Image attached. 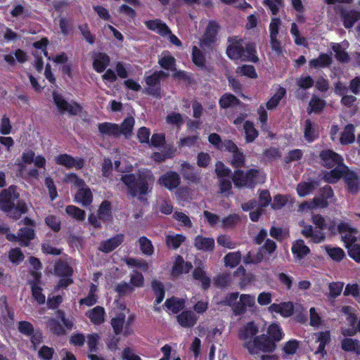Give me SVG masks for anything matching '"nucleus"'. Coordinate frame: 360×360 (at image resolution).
Here are the masks:
<instances>
[{"mask_svg":"<svg viewBox=\"0 0 360 360\" xmlns=\"http://www.w3.org/2000/svg\"><path fill=\"white\" fill-rule=\"evenodd\" d=\"M323 165L329 168L335 167L330 172L325 173L324 179L330 184L336 183L340 178H343L348 191L352 193L360 191V178L354 172L349 170L348 167L340 162V159H322Z\"/></svg>","mask_w":360,"mask_h":360,"instance_id":"f257e3e1","label":"nucleus"},{"mask_svg":"<svg viewBox=\"0 0 360 360\" xmlns=\"http://www.w3.org/2000/svg\"><path fill=\"white\" fill-rule=\"evenodd\" d=\"M122 181L127 186L130 194L135 196L146 194L153 184L154 177L150 171L142 169L139 172L137 177L134 174H125L122 176Z\"/></svg>","mask_w":360,"mask_h":360,"instance_id":"f03ea898","label":"nucleus"},{"mask_svg":"<svg viewBox=\"0 0 360 360\" xmlns=\"http://www.w3.org/2000/svg\"><path fill=\"white\" fill-rule=\"evenodd\" d=\"M18 194L15 192V187L10 186L4 189L0 195V209L7 212L13 218L18 219L22 214L27 212L25 202H18Z\"/></svg>","mask_w":360,"mask_h":360,"instance_id":"7ed1b4c3","label":"nucleus"},{"mask_svg":"<svg viewBox=\"0 0 360 360\" xmlns=\"http://www.w3.org/2000/svg\"><path fill=\"white\" fill-rule=\"evenodd\" d=\"M255 47L252 44H246L237 37L230 38L226 49V54L231 60H248L256 63L258 60L255 55Z\"/></svg>","mask_w":360,"mask_h":360,"instance_id":"20e7f679","label":"nucleus"},{"mask_svg":"<svg viewBox=\"0 0 360 360\" xmlns=\"http://www.w3.org/2000/svg\"><path fill=\"white\" fill-rule=\"evenodd\" d=\"M222 303L230 307L235 315L244 314L247 311H252L256 309L255 297L250 294L229 293Z\"/></svg>","mask_w":360,"mask_h":360,"instance_id":"39448f33","label":"nucleus"},{"mask_svg":"<svg viewBox=\"0 0 360 360\" xmlns=\"http://www.w3.org/2000/svg\"><path fill=\"white\" fill-rule=\"evenodd\" d=\"M313 224L319 230H314L311 225L307 224L304 221H300L299 225L302 227L301 233L307 238L312 242L320 243L325 240L326 234L323 230L327 229V224L323 216L314 214L311 217Z\"/></svg>","mask_w":360,"mask_h":360,"instance_id":"423d86ee","label":"nucleus"},{"mask_svg":"<svg viewBox=\"0 0 360 360\" xmlns=\"http://www.w3.org/2000/svg\"><path fill=\"white\" fill-rule=\"evenodd\" d=\"M266 176L263 172L250 169L246 173L237 170L233 176V181L236 187H253L257 184H263Z\"/></svg>","mask_w":360,"mask_h":360,"instance_id":"0eeeda50","label":"nucleus"},{"mask_svg":"<svg viewBox=\"0 0 360 360\" xmlns=\"http://www.w3.org/2000/svg\"><path fill=\"white\" fill-rule=\"evenodd\" d=\"M276 348V343L266 335L256 336L253 342H250L247 345V349L251 354H257L260 352L271 353Z\"/></svg>","mask_w":360,"mask_h":360,"instance_id":"6e6552de","label":"nucleus"},{"mask_svg":"<svg viewBox=\"0 0 360 360\" xmlns=\"http://www.w3.org/2000/svg\"><path fill=\"white\" fill-rule=\"evenodd\" d=\"M53 99L57 109L62 114L74 115L81 112V106L79 105L74 102H68L62 95L56 91L53 93Z\"/></svg>","mask_w":360,"mask_h":360,"instance_id":"1a4fd4ad","label":"nucleus"},{"mask_svg":"<svg viewBox=\"0 0 360 360\" xmlns=\"http://www.w3.org/2000/svg\"><path fill=\"white\" fill-rule=\"evenodd\" d=\"M55 272L60 278L57 288H66L72 283V268L65 262L60 261L55 266Z\"/></svg>","mask_w":360,"mask_h":360,"instance_id":"9d476101","label":"nucleus"},{"mask_svg":"<svg viewBox=\"0 0 360 360\" xmlns=\"http://www.w3.org/2000/svg\"><path fill=\"white\" fill-rule=\"evenodd\" d=\"M158 62L162 68L173 72L174 77L181 79H187L188 77L185 72L176 71L175 68V58L169 52L162 53Z\"/></svg>","mask_w":360,"mask_h":360,"instance_id":"9b49d317","label":"nucleus"},{"mask_svg":"<svg viewBox=\"0 0 360 360\" xmlns=\"http://www.w3.org/2000/svg\"><path fill=\"white\" fill-rule=\"evenodd\" d=\"M167 77V75L163 71H155L153 74L146 75L145 80L148 85L147 91L155 96L160 95V83L159 81L161 77Z\"/></svg>","mask_w":360,"mask_h":360,"instance_id":"f8f14e48","label":"nucleus"},{"mask_svg":"<svg viewBox=\"0 0 360 360\" xmlns=\"http://www.w3.org/2000/svg\"><path fill=\"white\" fill-rule=\"evenodd\" d=\"M72 180H75V186L78 187L75 193V201L83 206L88 207L90 205V190L83 188L84 182L79 179L75 175L71 174Z\"/></svg>","mask_w":360,"mask_h":360,"instance_id":"ddd939ff","label":"nucleus"},{"mask_svg":"<svg viewBox=\"0 0 360 360\" xmlns=\"http://www.w3.org/2000/svg\"><path fill=\"white\" fill-rule=\"evenodd\" d=\"M259 333V328L256 324L251 321L244 325L239 331V338L244 342V347L247 349V345L250 342H253L254 338Z\"/></svg>","mask_w":360,"mask_h":360,"instance_id":"4468645a","label":"nucleus"},{"mask_svg":"<svg viewBox=\"0 0 360 360\" xmlns=\"http://www.w3.org/2000/svg\"><path fill=\"white\" fill-rule=\"evenodd\" d=\"M24 223L30 227H24L18 231V242L20 245L27 246L30 241L34 238V233L32 229L34 226V221L30 218L25 217Z\"/></svg>","mask_w":360,"mask_h":360,"instance_id":"2eb2a0df","label":"nucleus"},{"mask_svg":"<svg viewBox=\"0 0 360 360\" xmlns=\"http://www.w3.org/2000/svg\"><path fill=\"white\" fill-rule=\"evenodd\" d=\"M219 25L214 21L209 22L205 32L200 41V46H210L217 41V36L219 31Z\"/></svg>","mask_w":360,"mask_h":360,"instance_id":"dca6fc26","label":"nucleus"},{"mask_svg":"<svg viewBox=\"0 0 360 360\" xmlns=\"http://www.w3.org/2000/svg\"><path fill=\"white\" fill-rule=\"evenodd\" d=\"M338 229L341 233L342 240L347 248L348 246L352 245L358 241L356 234L357 231L349 226L348 224L342 223L338 226Z\"/></svg>","mask_w":360,"mask_h":360,"instance_id":"f3484780","label":"nucleus"},{"mask_svg":"<svg viewBox=\"0 0 360 360\" xmlns=\"http://www.w3.org/2000/svg\"><path fill=\"white\" fill-rule=\"evenodd\" d=\"M209 141L211 144L217 148L221 150H229L233 154L236 153L238 150L237 146L231 141L222 142L220 136L217 134H211L209 136Z\"/></svg>","mask_w":360,"mask_h":360,"instance_id":"a211bd4d","label":"nucleus"},{"mask_svg":"<svg viewBox=\"0 0 360 360\" xmlns=\"http://www.w3.org/2000/svg\"><path fill=\"white\" fill-rule=\"evenodd\" d=\"M314 336L315 342L319 344L314 354L323 356L326 353L325 347L330 342V333L328 330L319 332L314 333Z\"/></svg>","mask_w":360,"mask_h":360,"instance_id":"6ab92c4d","label":"nucleus"},{"mask_svg":"<svg viewBox=\"0 0 360 360\" xmlns=\"http://www.w3.org/2000/svg\"><path fill=\"white\" fill-rule=\"evenodd\" d=\"M192 268L191 262H185L182 257L178 255L172 268L171 274L176 277L183 274H187Z\"/></svg>","mask_w":360,"mask_h":360,"instance_id":"aec40b11","label":"nucleus"},{"mask_svg":"<svg viewBox=\"0 0 360 360\" xmlns=\"http://www.w3.org/2000/svg\"><path fill=\"white\" fill-rule=\"evenodd\" d=\"M179 324L184 328H191L197 323L198 316L191 311H184L176 316Z\"/></svg>","mask_w":360,"mask_h":360,"instance_id":"412c9836","label":"nucleus"},{"mask_svg":"<svg viewBox=\"0 0 360 360\" xmlns=\"http://www.w3.org/2000/svg\"><path fill=\"white\" fill-rule=\"evenodd\" d=\"M214 240L212 238L198 235L194 239V246L198 250L211 252L214 250Z\"/></svg>","mask_w":360,"mask_h":360,"instance_id":"4be33fe9","label":"nucleus"},{"mask_svg":"<svg viewBox=\"0 0 360 360\" xmlns=\"http://www.w3.org/2000/svg\"><path fill=\"white\" fill-rule=\"evenodd\" d=\"M268 309L271 313H278L283 317H288L292 315L294 310V306L290 302H283L281 304L274 303L269 307Z\"/></svg>","mask_w":360,"mask_h":360,"instance_id":"5701e85b","label":"nucleus"},{"mask_svg":"<svg viewBox=\"0 0 360 360\" xmlns=\"http://www.w3.org/2000/svg\"><path fill=\"white\" fill-rule=\"evenodd\" d=\"M158 182L167 189L172 190L179 185L180 178L176 173L170 172L162 176Z\"/></svg>","mask_w":360,"mask_h":360,"instance_id":"b1692460","label":"nucleus"},{"mask_svg":"<svg viewBox=\"0 0 360 360\" xmlns=\"http://www.w3.org/2000/svg\"><path fill=\"white\" fill-rule=\"evenodd\" d=\"M145 25L148 29L156 32L162 37H166L170 33V30L168 26L160 20L155 19L148 20L145 22Z\"/></svg>","mask_w":360,"mask_h":360,"instance_id":"393cba45","label":"nucleus"},{"mask_svg":"<svg viewBox=\"0 0 360 360\" xmlns=\"http://www.w3.org/2000/svg\"><path fill=\"white\" fill-rule=\"evenodd\" d=\"M292 253L296 261H300L304 258L309 252L310 250L302 240H295L291 248Z\"/></svg>","mask_w":360,"mask_h":360,"instance_id":"a878e982","label":"nucleus"},{"mask_svg":"<svg viewBox=\"0 0 360 360\" xmlns=\"http://www.w3.org/2000/svg\"><path fill=\"white\" fill-rule=\"evenodd\" d=\"M124 240L123 234H117L115 236L102 242L99 250L103 252H110L117 248Z\"/></svg>","mask_w":360,"mask_h":360,"instance_id":"bb28decb","label":"nucleus"},{"mask_svg":"<svg viewBox=\"0 0 360 360\" xmlns=\"http://www.w3.org/2000/svg\"><path fill=\"white\" fill-rule=\"evenodd\" d=\"M349 43L347 41H344L340 44H330V47L335 53L336 59L340 62H347L349 60V56L346 52Z\"/></svg>","mask_w":360,"mask_h":360,"instance_id":"cd10ccee","label":"nucleus"},{"mask_svg":"<svg viewBox=\"0 0 360 360\" xmlns=\"http://www.w3.org/2000/svg\"><path fill=\"white\" fill-rule=\"evenodd\" d=\"M331 63L332 58L328 54L322 53L317 58L311 60L309 65L311 68L319 69L328 67Z\"/></svg>","mask_w":360,"mask_h":360,"instance_id":"c85d7f7f","label":"nucleus"},{"mask_svg":"<svg viewBox=\"0 0 360 360\" xmlns=\"http://www.w3.org/2000/svg\"><path fill=\"white\" fill-rule=\"evenodd\" d=\"M342 18L346 28L352 27L354 24L360 19V12L356 11H343Z\"/></svg>","mask_w":360,"mask_h":360,"instance_id":"c756f323","label":"nucleus"},{"mask_svg":"<svg viewBox=\"0 0 360 360\" xmlns=\"http://www.w3.org/2000/svg\"><path fill=\"white\" fill-rule=\"evenodd\" d=\"M98 129L103 135L114 136L120 135V127L116 124L104 122L98 125Z\"/></svg>","mask_w":360,"mask_h":360,"instance_id":"7c9ffc66","label":"nucleus"},{"mask_svg":"<svg viewBox=\"0 0 360 360\" xmlns=\"http://www.w3.org/2000/svg\"><path fill=\"white\" fill-rule=\"evenodd\" d=\"M193 276L195 279L200 281L202 287L204 289L209 288L210 279L205 274L203 264H201L200 266H198L195 268L193 273Z\"/></svg>","mask_w":360,"mask_h":360,"instance_id":"2f4dec72","label":"nucleus"},{"mask_svg":"<svg viewBox=\"0 0 360 360\" xmlns=\"http://www.w3.org/2000/svg\"><path fill=\"white\" fill-rule=\"evenodd\" d=\"M342 348L346 352L360 354V343L358 340L352 338H345L342 341Z\"/></svg>","mask_w":360,"mask_h":360,"instance_id":"473e14b6","label":"nucleus"},{"mask_svg":"<svg viewBox=\"0 0 360 360\" xmlns=\"http://www.w3.org/2000/svg\"><path fill=\"white\" fill-rule=\"evenodd\" d=\"M285 94V89L281 86L276 87V91L273 95V96L266 103V107L269 110L274 109L280 101L283 98V97Z\"/></svg>","mask_w":360,"mask_h":360,"instance_id":"72a5a7b5","label":"nucleus"},{"mask_svg":"<svg viewBox=\"0 0 360 360\" xmlns=\"http://www.w3.org/2000/svg\"><path fill=\"white\" fill-rule=\"evenodd\" d=\"M317 186L315 181L301 182L297 187V194L300 197H304L310 194Z\"/></svg>","mask_w":360,"mask_h":360,"instance_id":"f704fd0d","label":"nucleus"},{"mask_svg":"<svg viewBox=\"0 0 360 360\" xmlns=\"http://www.w3.org/2000/svg\"><path fill=\"white\" fill-rule=\"evenodd\" d=\"M109 62V57L106 54H96L94 60V68L96 71L102 72L105 69Z\"/></svg>","mask_w":360,"mask_h":360,"instance_id":"c9c22d12","label":"nucleus"},{"mask_svg":"<svg viewBox=\"0 0 360 360\" xmlns=\"http://www.w3.org/2000/svg\"><path fill=\"white\" fill-rule=\"evenodd\" d=\"M186 240L181 234H168L166 236L167 245L173 249H177Z\"/></svg>","mask_w":360,"mask_h":360,"instance_id":"e433bc0d","label":"nucleus"},{"mask_svg":"<svg viewBox=\"0 0 360 360\" xmlns=\"http://www.w3.org/2000/svg\"><path fill=\"white\" fill-rule=\"evenodd\" d=\"M354 127L352 124H348L345 127L341 134L340 142L342 144H349L354 141Z\"/></svg>","mask_w":360,"mask_h":360,"instance_id":"4c0bfd02","label":"nucleus"},{"mask_svg":"<svg viewBox=\"0 0 360 360\" xmlns=\"http://www.w3.org/2000/svg\"><path fill=\"white\" fill-rule=\"evenodd\" d=\"M167 309L172 313H177L184 307V300L176 298L167 300L165 303Z\"/></svg>","mask_w":360,"mask_h":360,"instance_id":"58836bf2","label":"nucleus"},{"mask_svg":"<svg viewBox=\"0 0 360 360\" xmlns=\"http://www.w3.org/2000/svg\"><path fill=\"white\" fill-rule=\"evenodd\" d=\"M267 333L274 342L280 341L283 337L282 329L277 323L271 324L268 327Z\"/></svg>","mask_w":360,"mask_h":360,"instance_id":"ea45409f","label":"nucleus"},{"mask_svg":"<svg viewBox=\"0 0 360 360\" xmlns=\"http://www.w3.org/2000/svg\"><path fill=\"white\" fill-rule=\"evenodd\" d=\"M325 101L319 98V97L314 96H312L307 111L309 113L311 112H319L325 107Z\"/></svg>","mask_w":360,"mask_h":360,"instance_id":"a19ab883","label":"nucleus"},{"mask_svg":"<svg viewBox=\"0 0 360 360\" xmlns=\"http://www.w3.org/2000/svg\"><path fill=\"white\" fill-rule=\"evenodd\" d=\"M134 123L135 121L132 117H127L120 127V135L123 134L126 137L130 136L132 132Z\"/></svg>","mask_w":360,"mask_h":360,"instance_id":"79ce46f5","label":"nucleus"},{"mask_svg":"<svg viewBox=\"0 0 360 360\" xmlns=\"http://www.w3.org/2000/svg\"><path fill=\"white\" fill-rule=\"evenodd\" d=\"M105 312L102 307H96L91 309V323L101 324L104 322Z\"/></svg>","mask_w":360,"mask_h":360,"instance_id":"37998d69","label":"nucleus"},{"mask_svg":"<svg viewBox=\"0 0 360 360\" xmlns=\"http://www.w3.org/2000/svg\"><path fill=\"white\" fill-rule=\"evenodd\" d=\"M238 75L241 76H245L251 79H256L257 77V73L252 65H243L239 66L236 69Z\"/></svg>","mask_w":360,"mask_h":360,"instance_id":"c03bdc74","label":"nucleus"},{"mask_svg":"<svg viewBox=\"0 0 360 360\" xmlns=\"http://www.w3.org/2000/svg\"><path fill=\"white\" fill-rule=\"evenodd\" d=\"M325 250L330 257L337 262L341 261L345 256L344 250L340 248L326 246Z\"/></svg>","mask_w":360,"mask_h":360,"instance_id":"a18cd8bd","label":"nucleus"},{"mask_svg":"<svg viewBox=\"0 0 360 360\" xmlns=\"http://www.w3.org/2000/svg\"><path fill=\"white\" fill-rule=\"evenodd\" d=\"M139 243L141 252L146 255H151L153 253L154 248L152 242L145 236H142L139 240Z\"/></svg>","mask_w":360,"mask_h":360,"instance_id":"49530a36","label":"nucleus"},{"mask_svg":"<svg viewBox=\"0 0 360 360\" xmlns=\"http://www.w3.org/2000/svg\"><path fill=\"white\" fill-rule=\"evenodd\" d=\"M66 213L77 221H82L84 219V212L75 205H68L65 208Z\"/></svg>","mask_w":360,"mask_h":360,"instance_id":"de8ad7c7","label":"nucleus"},{"mask_svg":"<svg viewBox=\"0 0 360 360\" xmlns=\"http://www.w3.org/2000/svg\"><path fill=\"white\" fill-rule=\"evenodd\" d=\"M241 259V255L239 252H230L224 257L225 266L231 268L236 266Z\"/></svg>","mask_w":360,"mask_h":360,"instance_id":"09e8293b","label":"nucleus"},{"mask_svg":"<svg viewBox=\"0 0 360 360\" xmlns=\"http://www.w3.org/2000/svg\"><path fill=\"white\" fill-rule=\"evenodd\" d=\"M98 217L103 221L109 220L111 217L110 204L108 201H103L98 209Z\"/></svg>","mask_w":360,"mask_h":360,"instance_id":"8fccbe9b","label":"nucleus"},{"mask_svg":"<svg viewBox=\"0 0 360 360\" xmlns=\"http://www.w3.org/2000/svg\"><path fill=\"white\" fill-rule=\"evenodd\" d=\"M124 320L125 315L123 314H119L116 317L112 319L111 325L115 334L119 335L122 332Z\"/></svg>","mask_w":360,"mask_h":360,"instance_id":"3c124183","label":"nucleus"},{"mask_svg":"<svg viewBox=\"0 0 360 360\" xmlns=\"http://www.w3.org/2000/svg\"><path fill=\"white\" fill-rule=\"evenodd\" d=\"M304 137L308 141H313L317 137L316 129L309 120L305 122Z\"/></svg>","mask_w":360,"mask_h":360,"instance_id":"603ef678","label":"nucleus"},{"mask_svg":"<svg viewBox=\"0 0 360 360\" xmlns=\"http://www.w3.org/2000/svg\"><path fill=\"white\" fill-rule=\"evenodd\" d=\"M244 130L245 133L246 140L248 142L254 141L258 136L257 131L250 122H245L244 124Z\"/></svg>","mask_w":360,"mask_h":360,"instance_id":"864d4df0","label":"nucleus"},{"mask_svg":"<svg viewBox=\"0 0 360 360\" xmlns=\"http://www.w3.org/2000/svg\"><path fill=\"white\" fill-rule=\"evenodd\" d=\"M152 288L156 296L155 302L157 304H160L163 300L165 297L163 285L159 281H154L152 283Z\"/></svg>","mask_w":360,"mask_h":360,"instance_id":"5fc2aeb1","label":"nucleus"},{"mask_svg":"<svg viewBox=\"0 0 360 360\" xmlns=\"http://www.w3.org/2000/svg\"><path fill=\"white\" fill-rule=\"evenodd\" d=\"M48 327L49 328L50 330L55 334H57V335L65 334V328L59 322V321L56 319H50L49 320Z\"/></svg>","mask_w":360,"mask_h":360,"instance_id":"6e6d98bb","label":"nucleus"},{"mask_svg":"<svg viewBox=\"0 0 360 360\" xmlns=\"http://www.w3.org/2000/svg\"><path fill=\"white\" fill-rule=\"evenodd\" d=\"M322 324V319L316 308L311 307L309 309V325L318 328Z\"/></svg>","mask_w":360,"mask_h":360,"instance_id":"4d7b16f0","label":"nucleus"},{"mask_svg":"<svg viewBox=\"0 0 360 360\" xmlns=\"http://www.w3.org/2000/svg\"><path fill=\"white\" fill-rule=\"evenodd\" d=\"M239 221L240 217L238 215L236 214H230L229 216L221 220L220 228L227 229L233 227L234 225L238 223Z\"/></svg>","mask_w":360,"mask_h":360,"instance_id":"13d9d810","label":"nucleus"},{"mask_svg":"<svg viewBox=\"0 0 360 360\" xmlns=\"http://www.w3.org/2000/svg\"><path fill=\"white\" fill-rule=\"evenodd\" d=\"M57 316L58 319L61 321L62 325L65 328V332L66 330H70L72 329L74 326V322L72 317H66L65 313L60 310L57 311Z\"/></svg>","mask_w":360,"mask_h":360,"instance_id":"bf43d9fd","label":"nucleus"},{"mask_svg":"<svg viewBox=\"0 0 360 360\" xmlns=\"http://www.w3.org/2000/svg\"><path fill=\"white\" fill-rule=\"evenodd\" d=\"M117 13L127 18L129 20H132L136 17V11L127 4H122L117 9Z\"/></svg>","mask_w":360,"mask_h":360,"instance_id":"052dcab7","label":"nucleus"},{"mask_svg":"<svg viewBox=\"0 0 360 360\" xmlns=\"http://www.w3.org/2000/svg\"><path fill=\"white\" fill-rule=\"evenodd\" d=\"M32 296L38 304H44L46 301V297L42 293V289L37 283H32L31 285Z\"/></svg>","mask_w":360,"mask_h":360,"instance_id":"680f3d73","label":"nucleus"},{"mask_svg":"<svg viewBox=\"0 0 360 360\" xmlns=\"http://www.w3.org/2000/svg\"><path fill=\"white\" fill-rule=\"evenodd\" d=\"M18 329L20 333L26 336H30L35 331L32 324L25 321L18 323Z\"/></svg>","mask_w":360,"mask_h":360,"instance_id":"e2e57ef3","label":"nucleus"},{"mask_svg":"<svg viewBox=\"0 0 360 360\" xmlns=\"http://www.w3.org/2000/svg\"><path fill=\"white\" fill-rule=\"evenodd\" d=\"M238 99L230 94H224L219 101L220 106L223 108L234 105L238 103Z\"/></svg>","mask_w":360,"mask_h":360,"instance_id":"0e129e2a","label":"nucleus"},{"mask_svg":"<svg viewBox=\"0 0 360 360\" xmlns=\"http://www.w3.org/2000/svg\"><path fill=\"white\" fill-rule=\"evenodd\" d=\"M299 347V342L295 340H290L283 345V350L286 355L295 354Z\"/></svg>","mask_w":360,"mask_h":360,"instance_id":"69168bd1","label":"nucleus"},{"mask_svg":"<svg viewBox=\"0 0 360 360\" xmlns=\"http://www.w3.org/2000/svg\"><path fill=\"white\" fill-rule=\"evenodd\" d=\"M192 60L193 63L200 68H202L205 64L204 56L201 51L196 46H193L192 52Z\"/></svg>","mask_w":360,"mask_h":360,"instance_id":"338daca9","label":"nucleus"},{"mask_svg":"<svg viewBox=\"0 0 360 360\" xmlns=\"http://www.w3.org/2000/svg\"><path fill=\"white\" fill-rule=\"evenodd\" d=\"M349 256L355 262H360V245L356 243L352 245L348 246Z\"/></svg>","mask_w":360,"mask_h":360,"instance_id":"774afa93","label":"nucleus"}]
</instances>
